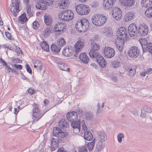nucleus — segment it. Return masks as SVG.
<instances>
[{
	"label": "nucleus",
	"mask_w": 152,
	"mask_h": 152,
	"mask_svg": "<svg viewBox=\"0 0 152 152\" xmlns=\"http://www.w3.org/2000/svg\"><path fill=\"white\" fill-rule=\"evenodd\" d=\"M59 124L61 128L58 127H54L53 132V134L55 136L58 137L64 138L68 134L66 130L69 127V124L64 120L62 119L59 121Z\"/></svg>",
	"instance_id": "obj_1"
},
{
	"label": "nucleus",
	"mask_w": 152,
	"mask_h": 152,
	"mask_svg": "<svg viewBox=\"0 0 152 152\" xmlns=\"http://www.w3.org/2000/svg\"><path fill=\"white\" fill-rule=\"evenodd\" d=\"M32 106L33 108L32 111V118L34 122L37 121L41 118L47 111L42 113L41 112L38 105L34 103L32 104Z\"/></svg>",
	"instance_id": "obj_2"
},
{
	"label": "nucleus",
	"mask_w": 152,
	"mask_h": 152,
	"mask_svg": "<svg viewBox=\"0 0 152 152\" xmlns=\"http://www.w3.org/2000/svg\"><path fill=\"white\" fill-rule=\"evenodd\" d=\"M107 19V17L103 14L96 15L92 17L91 21L94 25L100 26L106 23Z\"/></svg>",
	"instance_id": "obj_3"
},
{
	"label": "nucleus",
	"mask_w": 152,
	"mask_h": 152,
	"mask_svg": "<svg viewBox=\"0 0 152 152\" xmlns=\"http://www.w3.org/2000/svg\"><path fill=\"white\" fill-rule=\"evenodd\" d=\"M75 9L76 12L80 15H87L90 11L89 7L83 4L77 5Z\"/></svg>",
	"instance_id": "obj_4"
},
{
	"label": "nucleus",
	"mask_w": 152,
	"mask_h": 152,
	"mask_svg": "<svg viewBox=\"0 0 152 152\" xmlns=\"http://www.w3.org/2000/svg\"><path fill=\"white\" fill-rule=\"evenodd\" d=\"M74 14L71 10L64 11L61 15H59V18L64 21H68L72 20L73 18Z\"/></svg>",
	"instance_id": "obj_5"
},
{
	"label": "nucleus",
	"mask_w": 152,
	"mask_h": 152,
	"mask_svg": "<svg viewBox=\"0 0 152 152\" xmlns=\"http://www.w3.org/2000/svg\"><path fill=\"white\" fill-rule=\"evenodd\" d=\"M12 3L10 4V10L11 12L14 14L15 17L18 15V13L20 11L19 0H12Z\"/></svg>",
	"instance_id": "obj_6"
},
{
	"label": "nucleus",
	"mask_w": 152,
	"mask_h": 152,
	"mask_svg": "<svg viewBox=\"0 0 152 152\" xmlns=\"http://www.w3.org/2000/svg\"><path fill=\"white\" fill-rule=\"evenodd\" d=\"M82 131L84 133V137L85 139L87 141H91L92 140L93 136L92 133L88 130L86 126L85 125L84 121L82 122Z\"/></svg>",
	"instance_id": "obj_7"
},
{
	"label": "nucleus",
	"mask_w": 152,
	"mask_h": 152,
	"mask_svg": "<svg viewBox=\"0 0 152 152\" xmlns=\"http://www.w3.org/2000/svg\"><path fill=\"white\" fill-rule=\"evenodd\" d=\"M128 32L127 29L124 27L119 28L117 30L116 39L124 40L127 38Z\"/></svg>",
	"instance_id": "obj_8"
},
{
	"label": "nucleus",
	"mask_w": 152,
	"mask_h": 152,
	"mask_svg": "<svg viewBox=\"0 0 152 152\" xmlns=\"http://www.w3.org/2000/svg\"><path fill=\"white\" fill-rule=\"evenodd\" d=\"M140 52V50L138 47L134 46L129 48L128 53L130 58H135L139 56Z\"/></svg>",
	"instance_id": "obj_9"
},
{
	"label": "nucleus",
	"mask_w": 152,
	"mask_h": 152,
	"mask_svg": "<svg viewBox=\"0 0 152 152\" xmlns=\"http://www.w3.org/2000/svg\"><path fill=\"white\" fill-rule=\"evenodd\" d=\"M103 50L102 52H103V53H104V56L106 58H111L115 55V51L112 48L105 47Z\"/></svg>",
	"instance_id": "obj_10"
},
{
	"label": "nucleus",
	"mask_w": 152,
	"mask_h": 152,
	"mask_svg": "<svg viewBox=\"0 0 152 152\" xmlns=\"http://www.w3.org/2000/svg\"><path fill=\"white\" fill-rule=\"evenodd\" d=\"M148 26L145 23L140 25L138 29V33L141 36L146 35L148 33Z\"/></svg>",
	"instance_id": "obj_11"
},
{
	"label": "nucleus",
	"mask_w": 152,
	"mask_h": 152,
	"mask_svg": "<svg viewBox=\"0 0 152 152\" xmlns=\"http://www.w3.org/2000/svg\"><path fill=\"white\" fill-rule=\"evenodd\" d=\"M128 31L129 35L131 37L138 35L137 27L134 23L130 24L128 28Z\"/></svg>",
	"instance_id": "obj_12"
},
{
	"label": "nucleus",
	"mask_w": 152,
	"mask_h": 152,
	"mask_svg": "<svg viewBox=\"0 0 152 152\" xmlns=\"http://www.w3.org/2000/svg\"><path fill=\"white\" fill-rule=\"evenodd\" d=\"M112 14L113 18L117 20H120L122 16V11L118 7L113 8Z\"/></svg>",
	"instance_id": "obj_13"
},
{
	"label": "nucleus",
	"mask_w": 152,
	"mask_h": 152,
	"mask_svg": "<svg viewBox=\"0 0 152 152\" xmlns=\"http://www.w3.org/2000/svg\"><path fill=\"white\" fill-rule=\"evenodd\" d=\"M119 2L122 6L126 8H129L134 5V0H120Z\"/></svg>",
	"instance_id": "obj_14"
},
{
	"label": "nucleus",
	"mask_w": 152,
	"mask_h": 152,
	"mask_svg": "<svg viewBox=\"0 0 152 152\" xmlns=\"http://www.w3.org/2000/svg\"><path fill=\"white\" fill-rule=\"evenodd\" d=\"M50 149L51 151H53L55 150L56 148L58 147L59 141L58 138H55L52 137L50 140Z\"/></svg>",
	"instance_id": "obj_15"
},
{
	"label": "nucleus",
	"mask_w": 152,
	"mask_h": 152,
	"mask_svg": "<svg viewBox=\"0 0 152 152\" xmlns=\"http://www.w3.org/2000/svg\"><path fill=\"white\" fill-rule=\"evenodd\" d=\"M116 0H103V5L106 9H109L113 7Z\"/></svg>",
	"instance_id": "obj_16"
},
{
	"label": "nucleus",
	"mask_w": 152,
	"mask_h": 152,
	"mask_svg": "<svg viewBox=\"0 0 152 152\" xmlns=\"http://www.w3.org/2000/svg\"><path fill=\"white\" fill-rule=\"evenodd\" d=\"M96 58L97 62L101 67L104 68L106 66L107 62L103 56L99 54Z\"/></svg>",
	"instance_id": "obj_17"
},
{
	"label": "nucleus",
	"mask_w": 152,
	"mask_h": 152,
	"mask_svg": "<svg viewBox=\"0 0 152 152\" xmlns=\"http://www.w3.org/2000/svg\"><path fill=\"white\" fill-rule=\"evenodd\" d=\"M37 3L36 8L37 9L45 10L47 7L44 1V0H36Z\"/></svg>",
	"instance_id": "obj_18"
},
{
	"label": "nucleus",
	"mask_w": 152,
	"mask_h": 152,
	"mask_svg": "<svg viewBox=\"0 0 152 152\" xmlns=\"http://www.w3.org/2000/svg\"><path fill=\"white\" fill-rule=\"evenodd\" d=\"M79 58L81 62L84 64H88L89 61V59L86 53H81L79 55Z\"/></svg>",
	"instance_id": "obj_19"
},
{
	"label": "nucleus",
	"mask_w": 152,
	"mask_h": 152,
	"mask_svg": "<svg viewBox=\"0 0 152 152\" xmlns=\"http://www.w3.org/2000/svg\"><path fill=\"white\" fill-rule=\"evenodd\" d=\"M64 25V23L60 22L58 23L54 27V31L56 32H59V34H61L65 28Z\"/></svg>",
	"instance_id": "obj_20"
},
{
	"label": "nucleus",
	"mask_w": 152,
	"mask_h": 152,
	"mask_svg": "<svg viewBox=\"0 0 152 152\" xmlns=\"http://www.w3.org/2000/svg\"><path fill=\"white\" fill-rule=\"evenodd\" d=\"M74 51V50L69 48V47L68 48L66 47L62 51V54L66 57H69L73 55Z\"/></svg>",
	"instance_id": "obj_21"
},
{
	"label": "nucleus",
	"mask_w": 152,
	"mask_h": 152,
	"mask_svg": "<svg viewBox=\"0 0 152 152\" xmlns=\"http://www.w3.org/2000/svg\"><path fill=\"white\" fill-rule=\"evenodd\" d=\"M115 44L117 48L120 51H121L123 49L124 43V40L121 39L120 40L115 39Z\"/></svg>",
	"instance_id": "obj_22"
},
{
	"label": "nucleus",
	"mask_w": 152,
	"mask_h": 152,
	"mask_svg": "<svg viewBox=\"0 0 152 152\" xmlns=\"http://www.w3.org/2000/svg\"><path fill=\"white\" fill-rule=\"evenodd\" d=\"M104 142L98 140V142L96 143L95 152H101L105 146V144Z\"/></svg>",
	"instance_id": "obj_23"
},
{
	"label": "nucleus",
	"mask_w": 152,
	"mask_h": 152,
	"mask_svg": "<svg viewBox=\"0 0 152 152\" xmlns=\"http://www.w3.org/2000/svg\"><path fill=\"white\" fill-rule=\"evenodd\" d=\"M134 12H130L126 13L124 16V18L125 22H127L131 20L135 16Z\"/></svg>",
	"instance_id": "obj_24"
},
{
	"label": "nucleus",
	"mask_w": 152,
	"mask_h": 152,
	"mask_svg": "<svg viewBox=\"0 0 152 152\" xmlns=\"http://www.w3.org/2000/svg\"><path fill=\"white\" fill-rule=\"evenodd\" d=\"M107 139L106 133L103 131L98 132V140L105 142Z\"/></svg>",
	"instance_id": "obj_25"
},
{
	"label": "nucleus",
	"mask_w": 152,
	"mask_h": 152,
	"mask_svg": "<svg viewBox=\"0 0 152 152\" xmlns=\"http://www.w3.org/2000/svg\"><path fill=\"white\" fill-rule=\"evenodd\" d=\"M80 121L79 120L71 122L72 127L74 129V132L75 130H77V132H79L80 130Z\"/></svg>",
	"instance_id": "obj_26"
},
{
	"label": "nucleus",
	"mask_w": 152,
	"mask_h": 152,
	"mask_svg": "<svg viewBox=\"0 0 152 152\" xmlns=\"http://www.w3.org/2000/svg\"><path fill=\"white\" fill-rule=\"evenodd\" d=\"M87 19L86 18H82L81 20H78L75 24V27L76 29L80 32H81L83 23L87 21Z\"/></svg>",
	"instance_id": "obj_27"
},
{
	"label": "nucleus",
	"mask_w": 152,
	"mask_h": 152,
	"mask_svg": "<svg viewBox=\"0 0 152 152\" xmlns=\"http://www.w3.org/2000/svg\"><path fill=\"white\" fill-rule=\"evenodd\" d=\"M69 2V0H61L59 2L58 6L60 9L66 8L68 7Z\"/></svg>",
	"instance_id": "obj_28"
},
{
	"label": "nucleus",
	"mask_w": 152,
	"mask_h": 152,
	"mask_svg": "<svg viewBox=\"0 0 152 152\" xmlns=\"http://www.w3.org/2000/svg\"><path fill=\"white\" fill-rule=\"evenodd\" d=\"M102 32L105 35L108 37H111L113 34L112 28L109 27H106L103 28Z\"/></svg>",
	"instance_id": "obj_29"
},
{
	"label": "nucleus",
	"mask_w": 152,
	"mask_h": 152,
	"mask_svg": "<svg viewBox=\"0 0 152 152\" xmlns=\"http://www.w3.org/2000/svg\"><path fill=\"white\" fill-rule=\"evenodd\" d=\"M72 116V118L71 119L70 121L71 122L75 121L78 120V116L76 112L74 111H72L71 112H69L67 113V116Z\"/></svg>",
	"instance_id": "obj_30"
},
{
	"label": "nucleus",
	"mask_w": 152,
	"mask_h": 152,
	"mask_svg": "<svg viewBox=\"0 0 152 152\" xmlns=\"http://www.w3.org/2000/svg\"><path fill=\"white\" fill-rule=\"evenodd\" d=\"M61 47L58 46L56 44H52L50 47V50L53 53H56L60 51Z\"/></svg>",
	"instance_id": "obj_31"
},
{
	"label": "nucleus",
	"mask_w": 152,
	"mask_h": 152,
	"mask_svg": "<svg viewBox=\"0 0 152 152\" xmlns=\"http://www.w3.org/2000/svg\"><path fill=\"white\" fill-rule=\"evenodd\" d=\"M140 42L142 48L143 53L146 52V47L149 43L147 40L145 39H142L140 40Z\"/></svg>",
	"instance_id": "obj_32"
},
{
	"label": "nucleus",
	"mask_w": 152,
	"mask_h": 152,
	"mask_svg": "<svg viewBox=\"0 0 152 152\" xmlns=\"http://www.w3.org/2000/svg\"><path fill=\"white\" fill-rule=\"evenodd\" d=\"M44 22L48 26H50L52 23V20L51 16L49 15H44Z\"/></svg>",
	"instance_id": "obj_33"
},
{
	"label": "nucleus",
	"mask_w": 152,
	"mask_h": 152,
	"mask_svg": "<svg viewBox=\"0 0 152 152\" xmlns=\"http://www.w3.org/2000/svg\"><path fill=\"white\" fill-rule=\"evenodd\" d=\"M141 4L142 7L147 8L152 5V0H142Z\"/></svg>",
	"instance_id": "obj_34"
},
{
	"label": "nucleus",
	"mask_w": 152,
	"mask_h": 152,
	"mask_svg": "<svg viewBox=\"0 0 152 152\" xmlns=\"http://www.w3.org/2000/svg\"><path fill=\"white\" fill-rule=\"evenodd\" d=\"M85 43L83 39H80L75 44V48H77V49L81 50L84 46Z\"/></svg>",
	"instance_id": "obj_35"
},
{
	"label": "nucleus",
	"mask_w": 152,
	"mask_h": 152,
	"mask_svg": "<svg viewBox=\"0 0 152 152\" xmlns=\"http://www.w3.org/2000/svg\"><path fill=\"white\" fill-rule=\"evenodd\" d=\"M33 64L34 67V68L37 67L38 69H39L40 71H41L42 68V64L40 61L38 60L33 61Z\"/></svg>",
	"instance_id": "obj_36"
},
{
	"label": "nucleus",
	"mask_w": 152,
	"mask_h": 152,
	"mask_svg": "<svg viewBox=\"0 0 152 152\" xmlns=\"http://www.w3.org/2000/svg\"><path fill=\"white\" fill-rule=\"evenodd\" d=\"M40 46L41 48L44 50L48 52L49 51V45L46 42L43 41L40 43Z\"/></svg>",
	"instance_id": "obj_37"
},
{
	"label": "nucleus",
	"mask_w": 152,
	"mask_h": 152,
	"mask_svg": "<svg viewBox=\"0 0 152 152\" xmlns=\"http://www.w3.org/2000/svg\"><path fill=\"white\" fill-rule=\"evenodd\" d=\"M18 19L22 24L24 23L28 20V18L26 16V14L25 13L21 14L20 16L19 17Z\"/></svg>",
	"instance_id": "obj_38"
},
{
	"label": "nucleus",
	"mask_w": 152,
	"mask_h": 152,
	"mask_svg": "<svg viewBox=\"0 0 152 152\" xmlns=\"http://www.w3.org/2000/svg\"><path fill=\"white\" fill-rule=\"evenodd\" d=\"M95 139H94L92 141L88 143L87 144H86L87 146V148H88L89 150L91 151L93 150L95 144Z\"/></svg>",
	"instance_id": "obj_39"
},
{
	"label": "nucleus",
	"mask_w": 152,
	"mask_h": 152,
	"mask_svg": "<svg viewBox=\"0 0 152 152\" xmlns=\"http://www.w3.org/2000/svg\"><path fill=\"white\" fill-rule=\"evenodd\" d=\"M89 54L90 56L92 58H96L97 56L99 55L98 51H96L92 49L90 51Z\"/></svg>",
	"instance_id": "obj_40"
},
{
	"label": "nucleus",
	"mask_w": 152,
	"mask_h": 152,
	"mask_svg": "<svg viewBox=\"0 0 152 152\" xmlns=\"http://www.w3.org/2000/svg\"><path fill=\"white\" fill-rule=\"evenodd\" d=\"M65 43L66 42L64 39L60 38H59L58 39L57 44L60 47H61L65 45Z\"/></svg>",
	"instance_id": "obj_41"
},
{
	"label": "nucleus",
	"mask_w": 152,
	"mask_h": 152,
	"mask_svg": "<svg viewBox=\"0 0 152 152\" xmlns=\"http://www.w3.org/2000/svg\"><path fill=\"white\" fill-rule=\"evenodd\" d=\"M89 27V23L88 20H87V21H85V23H83V25L81 32H85L87 30Z\"/></svg>",
	"instance_id": "obj_42"
},
{
	"label": "nucleus",
	"mask_w": 152,
	"mask_h": 152,
	"mask_svg": "<svg viewBox=\"0 0 152 152\" xmlns=\"http://www.w3.org/2000/svg\"><path fill=\"white\" fill-rule=\"evenodd\" d=\"M145 14L148 18L152 17V6L149 8L145 11Z\"/></svg>",
	"instance_id": "obj_43"
},
{
	"label": "nucleus",
	"mask_w": 152,
	"mask_h": 152,
	"mask_svg": "<svg viewBox=\"0 0 152 152\" xmlns=\"http://www.w3.org/2000/svg\"><path fill=\"white\" fill-rule=\"evenodd\" d=\"M121 62L118 61H112L111 65L112 67L116 68L120 67L121 65Z\"/></svg>",
	"instance_id": "obj_44"
},
{
	"label": "nucleus",
	"mask_w": 152,
	"mask_h": 152,
	"mask_svg": "<svg viewBox=\"0 0 152 152\" xmlns=\"http://www.w3.org/2000/svg\"><path fill=\"white\" fill-rule=\"evenodd\" d=\"M91 44L93 45V46L91 47L92 49L96 50V51H98V50L100 48V46L99 44H97L95 42H93V43H91Z\"/></svg>",
	"instance_id": "obj_45"
},
{
	"label": "nucleus",
	"mask_w": 152,
	"mask_h": 152,
	"mask_svg": "<svg viewBox=\"0 0 152 152\" xmlns=\"http://www.w3.org/2000/svg\"><path fill=\"white\" fill-rule=\"evenodd\" d=\"M51 33V28L50 27H46L43 31L44 35H48Z\"/></svg>",
	"instance_id": "obj_46"
},
{
	"label": "nucleus",
	"mask_w": 152,
	"mask_h": 152,
	"mask_svg": "<svg viewBox=\"0 0 152 152\" xmlns=\"http://www.w3.org/2000/svg\"><path fill=\"white\" fill-rule=\"evenodd\" d=\"M86 144L79 148V152H88Z\"/></svg>",
	"instance_id": "obj_47"
},
{
	"label": "nucleus",
	"mask_w": 152,
	"mask_h": 152,
	"mask_svg": "<svg viewBox=\"0 0 152 152\" xmlns=\"http://www.w3.org/2000/svg\"><path fill=\"white\" fill-rule=\"evenodd\" d=\"M146 52L148 51L152 55V43H149L148 45L146 47Z\"/></svg>",
	"instance_id": "obj_48"
},
{
	"label": "nucleus",
	"mask_w": 152,
	"mask_h": 152,
	"mask_svg": "<svg viewBox=\"0 0 152 152\" xmlns=\"http://www.w3.org/2000/svg\"><path fill=\"white\" fill-rule=\"evenodd\" d=\"M32 26L34 29H37L39 26V24L38 22L34 21L32 24Z\"/></svg>",
	"instance_id": "obj_49"
},
{
	"label": "nucleus",
	"mask_w": 152,
	"mask_h": 152,
	"mask_svg": "<svg viewBox=\"0 0 152 152\" xmlns=\"http://www.w3.org/2000/svg\"><path fill=\"white\" fill-rule=\"evenodd\" d=\"M124 136L123 134L122 133H119L118 135V141L119 143H121L122 141V138L124 137Z\"/></svg>",
	"instance_id": "obj_50"
},
{
	"label": "nucleus",
	"mask_w": 152,
	"mask_h": 152,
	"mask_svg": "<svg viewBox=\"0 0 152 152\" xmlns=\"http://www.w3.org/2000/svg\"><path fill=\"white\" fill-rule=\"evenodd\" d=\"M54 0H44V1L46 6L48 5L50 6L52 5L54 2Z\"/></svg>",
	"instance_id": "obj_51"
},
{
	"label": "nucleus",
	"mask_w": 152,
	"mask_h": 152,
	"mask_svg": "<svg viewBox=\"0 0 152 152\" xmlns=\"http://www.w3.org/2000/svg\"><path fill=\"white\" fill-rule=\"evenodd\" d=\"M66 66H67V65L66 64H64L62 66H60V69L63 71L69 72V68L68 67L66 68Z\"/></svg>",
	"instance_id": "obj_52"
},
{
	"label": "nucleus",
	"mask_w": 152,
	"mask_h": 152,
	"mask_svg": "<svg viewBox=\"0 0 152 152\" xmlns=\"http://www.w3.org/2000/svg\"><path fill=\"white\" fill-rule=\"evenodd\" d=\"M135 73V70L134 69L130 68L129 72V75L132 77L134 76Z\"/></svg>",
	"instance_id": "obj_53"
},
{
	"label": "nucleus",
	"mask_w": 152,
	"mask_h": 152,
	"mask_svg": "<svg viewBox=\"0 0 152 152\" xmlns=\"http://www.w3.org/2000/svg\"><path fill=\"white\" fill-rule=\"evenodd\" d=\"M5 34L7 38L10 40H12L13 39L11 37V34L8 32L5 31Z\"/></svg>",
	"instance_id": "obj_54"
},
{
	"label": "nucleus",
	"mask_w": 152,
	"mask_h": 152,
	"mask_svg": "<svg viewBox=\"0 0 152 152\" xmlns=\"http://www.w3.org/2000/svg\"><path fill=\"white\" fill-rule=\"evenodd\" d=\"M26 70L29 73L31 74H32V70L29 66V64H26Z\"/></svg>",
	"instance_id": "obj_55"
},
{
	"label": "nucleus",
	"mask_w": 152,
	"mask_h": 152,
	"mask_svg": "<svg viewBox=\"0 0 152 152\" xmlns=\"http://www.w3.org/2000/svg\"><path fill=\"white\" fill-rule=\"evenodd\" d=\"M27 91L28 93L30 95H31L33 94L35 92L34 89L31 88H30L28 89L27 90Z\"/></svg>",
	"instance_id": "obj_56"
},
{
	"label": "nucleus",
	"mask_w": 152,
	"mask_h": 152,
	"mask_svg": "<svg viewBox=\"0 0 152 152\" xmlns=\"http://www.w3.org/2000/svg\"><path fill=\"white\" fill-rule=\"evenodd\" d=\"M0 63L2 64L3 66L5 67L7 65V63L2 58V57L0 58Z\"/></svg>",
	"instance_id": "obj_57"
},
{
	"label": "nucleus",
	"mask_w": 152,
	"mask_h": 152,
	"mask_svg": "<svg viewBox=\"0 0 152 152\" xmlns=\"http://www.w3.org/2000/svg\"><path fill=\"white\" fill-rule=\"evenodd\" d=\"M93 117V115L92 114L89 113L86 115V119L87 120H91Z\"/></svg>",
	"instance_id": "obj_58"
},
{
	"label": "nucleus",
	"mask_w": 152,
	"mask_h": 152,
	"mask_svg": "<svg viewBox=\"0 0 152 152\" xmlns=\"http://www.w3.org/2000/svg\"><path fill=\"white\" fill-rule=\"evenodd\" d=\"M75 112H76L78 114H82L83 113V110L81 108L78 107L77 108Z\"/></svg>",
	"instance_id": "obj_59"
},
{
	"label": "nucleus",
	"mask_w": 152,
	"mask_h": 152,
	"mask_svg": "<svg viewBox=\"0 0 152 152\" xmlns=\"http://www.w3.org/2000/svg\"><path fill=\"white\" fill-rule=\"evenodd\" d=\"M21 75L22 76V79L24 80H26L28 82H30L29 80L26 77L25 75L22 72L21 73Z\"/></svg>",
	"instance_id": "obj_60"
},
{
	"label": "nucleus",
	"mask_w": 152,
	"mask_h": 152,
	"mask_svg": "<svg viewBox=\"0 0 152 152\" xmlns=\"http://www.w3.org/2000/svg\"><path fill=\"white\" fill-rule=\"evenodd\" d=\"M57 152H67V151L63 147H61L58 149Z\"/></svg>",
	"instance_id": "obj_61"
},
{
	"label": "nucleus",
	"mask_w": 152,
	"mask_h": 152,
	"mask_svg": "<svg viewBox=\"0 0 152 152\" xmlns=\"http://www.w3.org/2000/svg\"><path fill=\"white\" fill-rule=\"evenodd\" d=\"M12 60L14 62L16 63H19L20 62V60L18 58H14Z\"/></svg>",
	"instance_id": "obj_62"
},
{
	"label": "nucleus",
	"mask_w": 152,
	"mask_h": 152,
	"mask_svg": "<svg viewBox=\"0 0 152 152\" xmlns=\"http://www.w3.org/2000/svg\"><path fill=\"white\" fill-rule=\"evenodd\" d=\"M145 110L147 113H150L152 112L151 109L149 107H146L144 109Z\"/></svg>",
	"instance_id": "obj_63"
},
{
	"label": "nucleus",
	"mask_w": 152,
	"mask_h": 152,
	"mask_svg": "<svg viewBox=\"0 0 152 152\" xmlns=\"http://www.w3.org/2000/svg\"><path fill=\"white\" fill-rule=\"evenodd\" d=\"M5 67V69H7V73H10L11 72L12 68L8 65H7Z\"/></svg>",
	"instance_id": "obj_64"
}]
</instances>
